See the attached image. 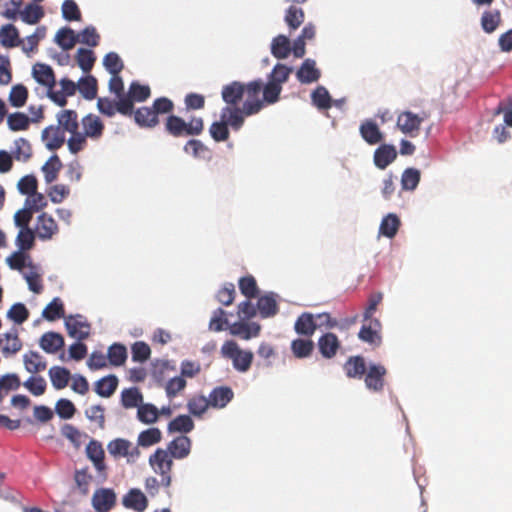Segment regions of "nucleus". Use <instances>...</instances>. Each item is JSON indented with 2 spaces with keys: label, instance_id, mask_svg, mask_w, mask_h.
Returning <instances> with one entry per match:
<instances>
[{
  "label": "nucleus",
  "instance_id": "1",
  "mask_svg": "<svg viewBox=\"0 0 512 512\" xmlns=\"http://www.w3.org/2000/svg\"><path fill=\"white\" fill-rule=\"evenodd\" d=\"M264 89L261 79L248 83L232 81L222 87V100L232 108L231 118L236 125L244 123L246 117L258 114L265 107Z\"/></svg>",
  "mask_w": 512,
  "mask_h": 512
},
{
  "label": "nucleus",
  "instance_id": "2",
  "mask_svg": "<svg viewBox=\"0 0 512 512\" xmlns=\"http://www.w3.org/2000/svg\"><path fill=\"white\" fill-rule=\"evenodd\" d=\"M83 132L79 131L74 137L67 140V146L72 154H77L87 146V139L98 140L104 132V124L95 114H88L81 119Z\"/></svg>",
  "mask_w": 512,
  "mask_h": 512
},
{
  "label": "nucleus",
  "instance_id": "3",
  "mask_svg": "<svg viewBox=\"0 0 512 512\" xmlns=\"http://www.w3.org/2000/svg\"><path fill=\"white\" fill-rule=\"evenodd\" d=\"M165 131L175 137L198 136L204 130V121L201 117H192L186 122L180 116L170 114L164 124Z\"/></svg>",
  "mask_w": 512,
  "mask_h": 512
},
{
  "label": "nucleus",
  "instance_id": "4",
  "mask_svg": "<svg viewBox=\"0 0 512 512\" xmlns=\"http://www.w3.org/2000/svg\"><path fill=\"white\" fill-rule=\"evenodd\" d=\"M291 72L292 68L284 64L278 63L274 66L264 89V96L267 104H274L279 100L280 93L282 91V84L288 80Z\"/></svg>",
  "mask_w": 512,
  "mask_h": 512
},
{
  "label": "nucleus",
  "instance_id": "5",
  "mask_svg": "<svg viewBox=\"0 0 512 512\" xmlns=\"http://www.w3.org/2000/svg\"><path fill=\"white\" fill-rule=\"evenodd\" d=\"M221 354L224 358L232 361L233 367L239 372H247L253 362V353L242 350L237 342L233 340L225 341L221 347Z\"/></svg>",
  "mask_w": 512,
  "mask_h": 512
},
{
  "label": "nucleus",
  "instance_id": "6",
  "mask_svg": "<svg viewBox=\"0 0 512 512\" xmlns=\"http://www.w3.org/2000/svg\"><path fill=\"white\" fill-rule=\"evenodd\" d=\"M231 115H233L232 108L226 104V106L221 109L220 121H215L211 124L209 132L211 137L216 142H223L228 140L230 135L229 127H231L234 131H238L244 125V123L236 125L233 122Z\"/></svg>",
  "mask_w": 512,
  "mask_h": 512
},
{
  "label": "nucleus",
  "instance_id": "7",
  "mask_svg": "<svg viewBox=\"0 0 512 512\" xmlns=\"http://www.w3.org/2000/svg\"><path fill=\"white\" fill-rule=\"evenodd\" d=\"M149 464L155 473L161 475V484L165 487H169L171 484L170 472L172 470L173 461L168 451L158 448L150 455Z\"/></svg>",
  "mask_w": 512,
  "mask_h": 512
},
{
  "label": "nucleus",
  "instance_id": "8",
  "mask_svg": "<svg viewBox=\"0 0 512 512\" xmlns=\"http://www.w3.org/2000/svg\"><path fill=\"white\" fill-rule=\"evenodd\" d=\"M427 118V114L422 116L411 111H403L398 114L396 125L398 129L410 137H416L419 134L423 121Z\"/></svg>",
  "mask_w": 512,
  "mask_h": 512
},
{
  "label": "nucleus",
  "instance_id": "9",
  "mask_svg": "<svg viewBox=\"0 0 512 512\" xmlns=\"http://www.w3.org/2000/svg\"><path fill=\"white\" fill-rule=\"evenodd\" d=\"M387 369L381 364L370 363L364 375L365 387L369 391L381 392L385 385Z\"/></svg>",
  "mask_w": 512,
  "mask_h": 512
},
{
  "label": "nucleus",
  "instance_id": "10",
  "mask_svg": "<svg viewBox=\"0 0 512 512\" xmlns=\"http://www.w3.org/2000/svg\"><path fill=\"white\" fill-rule=\"evenodd\" d=\"M36 236L43 241H47L53 238L59 231L58 225L54 218L43 212L37 217L35 226Z\"/></svg>",
  "mask_w": 512,
  "mask_h": 512
},
{
  "label": "nucleus",
  "instance_id": "11",
  "mask_svg": "<svg viewBox=\"0 0 512 512\" xmlns=\"http://www.w3.org/2000/svg\"><path fill=\"white\" fill-rule=\"evenodd\" d=\"M91 503L97 512H109L116 505V494L110 488H99L95 490Z\"/></svg>",
  "mask_w": 512,
  "mask_h": 512
},
{
  "label": "nucleus",
  "instance_id": "12",
  "mask_svg": "<svg viewBox=\"0 0 512 512\" xmlns=\"http://www.w3.org/2000/svg\"><path fill=\"white\" fill-rule=\"evenodd\" d=\"M107 449L112 456L128 457V460H134L140 455V451L137 447H133L130 441L122 438L110 441L107 445Z\"/></svg>",
  "mask_w": 512,
  "mask_h": 512
},
{
  "label": "nucleus",
  "instance_id": "13",
  "mask_svg": "<svg viewBox=\"0 0 512 512\" xmlns=\"http://www.w3.org/2000/svg\"><path fill=\"white\" fill-rule=\"evenodd\" d=\"M22 346L23 344L16 327H12L9 331L0 334V351L4 356L7 357L18 353Z\"/></svg>",
  "mask_w": 512,
  "mask_h": 512
},
{
  "label": "nucleus",
  "instance_id": "14",
  "mask_svg": "<svg viewBox=\"0 0 512 512\" xmlns=\"http://www.w3.org/2000/svg\"><path fill=\"white\" fill-rule=\"evenodd\" d=\"M60 86L61 91H55L52 88L51 91H47V96L58 106L64 107L67 104V97L73 96L76 93L78 84L68 78H62Z\"/></svg>",
  "mask_w": 512,
  "mask_h": 512
},
{
  "label": "nucleus",
  "instance_id": "15",
  "mask_svg": "<svg viewBox=\"0 0 512 512\" xmlns=\"http://www.w3.org/2000/svg\"><path fill=\"white\" fill-rule=\"evenodd\" d=\"M380 331L381 322L378 319H371L363 323L358 333V337L363 342L372 345H379L381 343Z\"/></svg>",
  "mask_w": 512,
  "mask_h": 512
},
{
  "label": "nucleus",
  "instance_id": "16",
  "mask_svg": "<svg viewBox=\"0 0 512 512\" xmlns=\"http://www.w3.org/2000/svg\"><path fill=\"white\" fill-rule=\"evenodd\" d=\"M59 128L64 132L71 134L70 137L79 134V119L76 111L71 109L61 110L57 114Z\"/></svg>",
  "mask_w": 512,
  "mask_h": 512
},
{
  "label": "nucleus",
  "instance_id": "17",
  "mask_svg": "<svg viewBox=\"0 0 512 512\" xmlns=\"http://www.w3.org/2000/svg\"><path fill=\"white\" fill-rule=\"evenodd\" d=\"M317 345L320 354L326 359H331L336 356L341 342L336 334L327 332L318 339Z\"/></svg>",
  "mask_w": 512,
  "mask_h": 512
},
{
  "label": "nucleus",
  "instance_id": "18",
  "mask_svg": "<svg viewBox=\"0 0 512 512\" xmlns=\"http://www.w3.org/2000/svg\"><path fill=\"white\" fill-rule=\"evenodd\" d=\"M34 79L42 86L51 91L55 87L56 78L53 69L44 63H36L32 69Z\"/></svg>",
  "mask_w": 512,
  "mask_h": 512
},
{
  "label": "nucleus",
  "instance_id": "19",
  "mask_svg": "<svg viewBox=\"0 0 512 512\" xmlns=\"http://www.w3.org/2000/svg\"><path fill=\"white\" fill-rule=\"evenodd\" d=\"M80 315L68 316L65 320V326L68 334L72 338H76L79 341L86 339L90 334V325L86 322L79 320Z\"/></svg>",
  "mask_w": 512,
  "mask_h": 512
},
{
  "label": "nucleus",
  "instance_id": "20",
  "mask_svg": "<svg viewBox=\"0 0 512 512\" xmlns=\"http://www.w3.org/2000/svg\"><path fill=\"white\" fill-rule=\"evenodd\" d=\"M229 331L234 336H238L244 340H249L260 334L261 326L256 322L248 323L245 322V320H242L231 324L229 326Z\"/></svg>",
  "mask_w": 512,
  "mask_h": 512
},
{
  "label": "nucleus",
  "instance_id": "21",
  "mask_svg": "<svg viewBox=\"0 0 512 512\" xmlns=\"http://www.w3.org/2000/svg\"><path fill=\"white\" fill-rule=\"evenodd\" d=\"M397 157V150L391 144H382L374 152L373 160L377 168L386 169Z\"/></svg>",
  "mask_w": 512,
  "mask_h": 512
},
{
  "label": "nucleus",
  "instance_id": "22",
  "mask_svg": "<svg viewBox=\"0 0 512 512\" xmlns=\"http://www.w3.org/2000/svg\"><path fill=\"white\" fill-rule=\"evenodd\" d=\"M86 454L94 464L96 470L106 476V465L104 462L105 452L100 442L91 440L86 446Z\"/></svg>",
  "mask_w": 512,
  "mask_h": 512
},
{
  "label": "nucleus",
  "instance_id": "23",
  "mask_svg": "<svg viewBox=\"0 0 512 512\" xmlns=\"http://www.w3.org/2000/svg\"><path fill=\"white\" fill-rule=\"evenodd\" d=\"M343 368L348 378L361 379L364 377L368 366L365 363L364 357L357 355L350 356L346 360Z\"/></svg>",
  "mask_w": 512,
  "mask_h": 512
},
{
  "label": "nucleus",
  "instance_id": "24",
  "mask_svg": "<svg viewBox=\"0 0 512 512\" xmlns=\"http://www.w3.org/2000/svg\"><path fill=\"white\" fill-rule=\"evenodd\" d=\"M191 450V440L185 435L173 439L167 447L168 453L172 458L183 459L187 457Z\"/></svg>",
  "mask_w": 512,
  "mask_h": 512
},
{
  "label": "nucleus",
  "instance_id": "25",
  "mask_svg": "<svg viewBox=\"0 0 512 512\" xmlns=\"http://www.w3.org/2000/svg\"><path fill=\"white\" fill-rule=\"evenodd\" d=\"M321 73L316 68V63L312 59H306L298 69L296 77L300 83L309 84L318 81Z\"/></svg>",
  "mask_w": 512,
  "mask_h": 512
},
{
  "label": "nucleus",
  "instance_id": "26",
  "mask_svg": "<svg viewBox=\"0 0 512 512\" xmlns=\"http://www.w3.org/2000/svg\"><path fill=\"white\" fill-rule=\"evenodd\" d=\"M294 329L299 335L306 337L312 336L317 329V322L315 321L314 315L309 312H303L296 319Z\"/></svg>",
  "mask_w": 512,
  "mask_h": 512
},
{
  "label": "nucleus",
  "instance_id": "27",
  "mask_svg": "<svg viewBox=\"0 0 512 512\" xmlns=\"http://www.w3.org/2000/svg\"><path fill=\"white\" fill-rule=\"evenodd\" d=\"M46 147L53 151L59 149L65 142V135L59 126H49L42 131Z\"/></svg>",
  "mask_w": 512,
  "mask_h": 512
},
{
  "label": "nucleus",
  "instance_id": "28",
  "mask_svg": "<svg viewBox=\"0 0 512 512\" xmlns=\"http://www.w3.org/2000/svg\"><path fill=\"white\" fill-rule=\"evenodd\" d=\"M233 396L234 393L230 387H216L209 394V405L214 408H224L233 399Z\"/></svg>",
  "mask_w": 512,
  "mask_h": 512
},
{
  "label": "nucleus",
  "instance_id": "29",
  "mask_svg": "<svg viewBox=\"0 0 512 512\" xmlns=\"http://www.w3.org/2000/svg\"><path fill=\"white\" fill-rule=\"evenodd\" d=\"M123 505L126 508L137 512L144 511L148 506V500L139 489H131L123 498Z\"/></svg>",
  "mask_w": 512,
  "mask_h": 512
},
{
  "label": "nucleus",
  "instance_id": "30",
  "mask_svg": "<svg viewBox=\"0 0 512 512\" xmlns=\"http://www.w3.org/2000/svg\"><path fill=\"white\" fill-rule=\"evenodd\" d=\"M40 347L47 353L54 354L64 346V338L56 332H46L39 340Z\"/></svg>",
  "mask_w": 512,
  "mask_h": 512
},
{
  "label": "nucleus",
  "instance_id": "31",
  "mask_svg": "<svg viewBox=\"0 0 512 512\" xmlns=\"http://www.w3.org/2000/svg\"><path fill=\"white\" fill-rule=\"evenodd\" d=\"M118 383L117 376L110 374L96 381L94 390L100 397L109 398L115 393Z\"/></svg>",
  "mask_w": 512,
  "mask_h": 512
},
{
  "label": "nucleus",
  "instance_id": "32",
  "mask_svg": "<svg viewBox=\"0 0 512 512\" xmlns=\"http://www.w3.org/2000/svg\"><path fill=\"white\" fill-rule=\"evenodd\" d=\"M257 310L262 318L275 316L279 310L275 294L269 293L259 297L257 300Z\"/></svg>",
  "mask_w": 512,
  "mask_h": 512
},
{
  "label": "nucleus",
  "instance_id": "33",
  "mask_svg": "<svg viewBox=\"0 0 512 512\" xmlns=\"http://www.w3.org/2000/svg\"><path fill=\"white\" fill-rule=\"evenodd\" d=\"M362 138L370 145L378 144L383 139V134L373 120L364 121L359 128Z\"/></svg>",
  "mask_w": 512,
  "mask_h": 512
},
{
  "label": "nucleus",
  "instance_id": "34",
  "mask_svg": "<svg viewBox=\"0 0 512 512\" xmlns=\"http://www.w3.org/2000/svg\"><path fill=\"white\" fill-rule=\"evenodd\" d=\"M23 362L25 369L32 374H36L42 372L46 369V362L43 360V357L36 351H29L24 354Z\"/></svg>",
  "mask_w": 512,
  "mask_h": 512
},
{
  "label": "nucleus",
  "instance_id": "35",
  "mask_svg": "<svg viewBox=\"0 0 512 512\" xmlns=\"http://www.w3.org/2000/svg\"><path fill=\"white\" fill-rule=\"evenodd\" d=\"M136 123L142 127H155L159 123V119L153 107H141L134 113Z\"/></svg>",
  "mask_w": 512,
  "mask_h": 512
},
{
  "label": "nucleus",
  "instance_id": "36",
  "mask_svg": "<svg viewBox=\"0 0 512 512\" xmlns=\"http://www.w3.org/2000/svg\"><path fill=\"white\" fill-rule=\"evenodd\" d=\"M70 371L61 366H53L49 369V377L55 389H64L70 380Z\"/></svg>",
  "mask_w": 512,
  "mask_h": 512
},
{
  "label": "nucleus",
  "instance_id": "37",
  "mask_svg": "<svg viewBox=\"0 0 512 512\" xmlns=\"http://www.w3.org/2000/svg\"><path fill=\"white\" fill-rule=\"evenodd\" d=\"M0 43L7 48L16 47L20 44L19 32L13 24H6L1 27Z\"/></svg>",
  "mask_w": 512,
  "mask_h": 512
},
{
  "label": "nucleus",
  "instance_id": "38",
  "mask_svg": "<svg viewBox=\"0 0 512 512\" xmlns=\"http://www.w3.org/2000/svg\"><path fill=\"white\" fill-rule=\"evenodd\" d=\"M143 402V395L137 387L124 389L121 392V404L126 409L139 407Z\"/></svg>",
  "mask_w": 512,
  "mask_h": 512
},
{
  "label": "nucleus",
  "instance_id": "39",
  "mask_svg": "<svg viewBox=\"0 0 512 512\" xmlns=\"http://www.w3.org/2000/svg\"><path fill=\"white\" fill-rule=\"evenodd\" d=\"M291 52V44L285 35L276 36L271 43V53L277 59L288 57Z\"/></svg>",
  "mask_w": 512,
  "mask_h": 512
},
{
  "label": "nucleus",
  "instance_id": "40",
  "mask_svg": "<svg viewBox=\"0 0 512 512\" xmlns=\"http://www.w3.org/2000/svg\"><path fill=\"white\" fill-rule=\"evenodd\" d=\"M55 41L63 50H70L78 42V36L71 28L64 27L57 31Z\"/></svg>",
  "mask_w": 512,
  "mask_h": 512
},
{
  "label": "nucleus",
  "instance_id": "41",
  "mask_svg": "<svg viewBox=\"0 0 512 512\" xmlns=\"http://www.w3.org/2000/svg\"><path fill=\"white\" fill-rule=\"evenodd\" d=\"M78 90L85 99L93 100L98 91L97 79L92 75L81 77L78 82Z\"/></svg>",
  "mask_w": 512,
  "mask_h": 512
},
{
  "label": "nucleus",
  "instance_id": "42",
  "mask_svg": "<svg viewBox=\"0 0 512 512\" xmlns=\"http://www.w3.org/2000/svg\"><path fill=\"white\" fill-rule=\"evenodd\" d=\"M21 386L20 378L15 373H8L0 377V403L10 391H15Z\"/></svg>",
  "mask_w": 512,
  "mask_h": 512
},
{
  "label": "nucleus",
  "instance_id": "43",
  "mask_svg": "<svg viewBox=\"0 0 512 512\" xmlns=\"http://www.w3.org/2000/svg\"><path fill=\"white\" fill-rule=\"evenodd\" d=\"M400 227V219L395 214L385 216L380 224L379 233L385 237L393 238Z\"/></svg>",
  "mask_w": 512,
  "mask_h": 512
},
{
  "label": "nucleus",
  "instance_id": "44",
  "mask_svg": "<svg viewBox=\"0 0 512 512\" xmlns=\"http://www.w3.org/2000/svg\"><path fill=\"white\" fill-rule=\"evenodd\" d=\"M20 17L26 24L35 25L44 17V10L39 5L28 4L20 12Z\"/></svg>",
  "mask_w": 512,
  "mask_h": 512
},
{
  "label": "nucleus",
  "instance_id": "45",
  "mask_svg": "<svg viewBox=\"0 0 512 512\" xmlns=\"http://www.w3.org/2000/svg\"><path fill=\"white\" fill-rule=\"evenodd\" d=\"M305 13L302 8L291 5L285 13L284 20L291 30L298 29L304 22Z\"/></svg>",
  "mask_w": 512,
  "mask_h": 512
},
{
  "label": "nucleus",
  "instance_id": "46",
  "mask_svg": "<svg viewBox=\"0 0 512 512\" xmlns=\"http://www.w3.org/2000/svg\"><path fill=\"white\" fill-rule=\"evenodd\" d=\"M137 418L144 424H153L159 418L158 408L150 403L142 404L138 407Z\"/></svg>",
  "mask_w": 512,
  "mask_h": 512
},
{
  "label": "nucleus",
  "instance_id": "47",
  "mask_svg": "<svg viewBox=\"0 0 512 512\" xmlns=\"http://www.w3.org/2000/svg\"><path fill=\"white\" fill-rule=\"evenodd\" d=\"M127 359V349L123 344L114 343L108 348L107 360L112 366H121Z\"/></svg>",
  "mask_w": 512,
  "mask_h": 512
},
{
  "label": "nucleus",
  "instance_id": "48",
  "mask_svg": "<svg viewBox=\"0 0 512 512\" xmlns=\"http://www.w3.org/2000/svg\"><path fill=\"white\" fill-rule=\"evenodd\" d=\"M194 429V422L188 415H179L168 424V431L170 433L180 432L189 433Z\"/></svg>",
  "mask_w": 512,
  "mask_h": 512
},
{
  "label": "nucleus",
  "instance_id": "49",
  "mask_svg": "<svg viewBox=\"0 0 512 512\" xmlns=\"http://www.w3.org/2000/svg\"><path fill=\"white\" fill-rule=\"evenodd\" d=\"M501 23L499 10H488L482 14L481 26L486 33L494 32Z\"/></svg>",
  "mask_w": 512,
  "mask_h": 512
},
{
  "label": "nucleus",
  "instance_id": "50",
  "mask_svg": "<svg viewBox=\"0 0 512 512\" xmlns=\"http://www.w3.org/2000/svg\"><path fill=\"white\" fill-rule=\"evenodd\" d=\"M64 305L60 298H54L43 310L42 316L48 321L64 317Z\"/></svg>",
  "mask_w": 512,
  "mask_h": 512
},
{
  "label": "nucleus",
  "instance_id": "51",
  "mask_svg": "<svg viewBox=\"0 0 512 512\" xmlns=\"http://www.w3.org/2000/svg\"><path fill=\"white\" fill-rule=\"evenodd\" d=\"M62 167V163L57 155H53L49 158V160L43 165L42 171L44 173L45 181L47 183L54 182L58 173Z\"/></svg>",
  "mask_w": 512,
  "mask_h": 512
},
{
  "label": "nucleus",
  "instance_id": "52",
  "mask_svg": "<svg viewBox=\"0 0 512 512\" xmlns=\"http://www.w3.org/2000/svg\"><path fill=\"white\" fill-rule=\"evenodd\" d=\"M27 266L29 271L24 274V277L27 281L28 287L32 292L39 294L43 290L41 275L39 274L37 267L31 262L28 263Z\"/></svg>",
  "mask_w": 512,
  "mask_h": 512
},
{
  "label": "nucleus",
  "instance_id": "53",
  "mask_svg": "<svg viewBox=\"0 0 512 512\" xmlns=\"http://www.w3.org/2000/svg\"><path fill=\"white\" fill-rule=\"evenodd\" d=\"M238 285L241 293L247 299H253L257 297L259 289L257 282L252 275L241 277L238 281Z\"/></svg>",
  "mask_w": 512,
  "mask_h": 512
},
{
  "label": "nucleus",
  "instance_id": "54",
  "mask_svg": "<svg viewBox=\"0 0 512 512\" xmlns=\"http://www.w3.org/2000/svg\"><path fill=\"white\" fill-rule=\"evenodd\" d=\"M162 439V433L159 428L152 427L142 431L138 436V445L150 447L159 443Z\"/></svg>",
  "mask_w": 512,
  "mask_h": 512
},
{
  "label": "nucleus",
  "instance_id": "55",
  "mask_svg": "<svg viewBox=\"0 0 512 512\" xmlns=\"http://www.w3.org/2000/svg\"><path fill=\"white\" fill-rule=\"evenodd\" d=\"M312 103L320 110L331 107V97L328 90L323 86H318L311 94Z\"/></svg>",
  "mask_w": 512,
  "mask_h": 512
},
{
  "label": "nucleus",
  "instance_id": "56",
  "mask_svg": "<svg viewBox=\"0 0 512 512\" xmlns=\"http://www.w3.org/2000/svg\"><path fill=\"white\" fill-rule=\"evenodd\" d=\"M314 348V343L310 339H295L291 343V350L297 358L308 357Z\"/></svg>",
  "mask_w": 512,
  "mask_h": 512
},
{
  "label": "nucleus",
  "instance_id": "57",
  "mask_svg": "<svg viewBox=\"0 0 512 512\" xmlns=\"http://www.w3.org/2000/svg\"><path fill=\"white\" fill-rule=\"evenodd\" d=\"M28 98V89L22 85H14L9 94V102L13 107L19 108L25 105Z\"/></svg>",
  "mask_w": 512,
  "mask_h": 512
},
{
  "label": "nucleus",
  "instance_id": "58",
  "mask_svg": "<svg viewBox=\"0 0 512 512\" xmlns=\"http://www.w3.org/2000/svg\"><path fill=\"white\" fill-rule=\"evenodd\" d=\"M30 118L21 112H15L7 117L8 127L12 131L27 130L30 124Z\"/></svg>",
  "mask_w": 512,
  "mask_h": 512
},
{
  "label": "nucleus",
  "instance_id": "59",
  "mask_svg": "<svg viewBox=\"0 0 512 512\" xmlns=\"http://www.w3.org/2000/svg\"><path fill=\"white\" fill-rule=\"evenodd\" d=\"M420 181V171L415 168H407L402 173L401 185L404 190H414Z\"/></svg>",
  "mask_w": 512,
  "mask_h": 512
},
{
  "label": "nucleus",
  "instance_id": "60",
  "mask_svg": "<svg viewBox=\"0 0 512 512\" xmlns=\"http://www.w3.org/2000/svg\"><path fill=\"white\" fill-rule=\"evenodd\" d=\"M76 60L77 64L83 70V72L88 73L93 68L96 58L92 50L79 48L77 51Z\"/></svg>",
  "mask_w": 512,
  "mask_h": 512
},
{
  "label": "nucleus",
  "instance_id": "61",
  "mask_svg": "<svg viewBox=\"0 0 512 512\" xmlns=\"http://www.w3.org/2000/svg\"><path fill=\"white\" fill-rule=\"evenodd\" d=\"M209 406L208 398L203 395L194 396L187 402L188 411L194 416H201Z\"/></svg>",
  "mask_w": 512,
  "mask_h": 512
},
{
  "label": "nucleus",
  "instance_id": "62",
  "mask_svg": "<svg viewBox=\"0 0 512 512\" xmlns=\"http://www.w3.org/2000/svg\"><path fill=\"white\" fill-rule=\"evenodd\" d=\"M35 237L36 233L31 228L20 229L16 238V244L21 251L30 250L34 245Z\"/></svg>",
  "mask_w": 512,
  "mask_h": 512
},
{
  "label": "nucleus",
  "instance_id": "63",
  "mask_svg": "<svg viewBox=\"0 0 512 512\" xmlns=\"http://www.w3.org/2000/svg\"><path fill=\"white\" fill-rule=\"evenodd\" d=\"M23 386L34 396L43 395L46 391L47 383L45 379L41 376L38 377H29L24 383Z\"/></svg>",
  "mask_w": 512,
  "mask_h": 512
},
{
  "label": "nucleus",
  "instance_id": "64",
  "mask_svg": "<svg viewBox=\"0 0 512 512\" xmlns=\"http://www.w3.org/2000/svg\"><path fill=\"white\" fill-rule=\"evenodd\" d=\"M235 296L236 291L233 283H225L216 293V299L224 306L233 304Z\"/></svg>",
  "mask_w": 512,
  "mask_h": 512
}]
</instances>
